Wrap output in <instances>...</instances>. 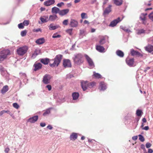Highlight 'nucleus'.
Returning a JSON list of instances; mask_svg holds the SVG:
<instances>
[{"label": "nucleus", "instance_id": "46", "mask_svg": "<svg viewBox=\"0 0 153 153\" xmlns=\"http://www.w3.org/2000/svg\"><path fill=\"white\" fill-rule=\"evenodd\" d=\"M72 30L73 29L70 28L66 30V32L67 33H69V35H71L72 34Z\"/></svg>", "mask_w": 153, "mask_h": 153}, {"label": "nucleus", "instance_id": "44", "mask_svg": "<svg viewBox=\"0 0 153 153\" xmlns=\"http://www.w3.org/2000/svg\"><path fill=\"white\" fill-rule=\"evenodd\" d=\"M61 36L59 34H57V33H54L52 36V37L53 38H59L61 37Z\"/></svg>", "mask_w": 153, "mask_h": 153}, {"label": "nucleus", "instance_id": "45", "mask_svg": "<svg viewBox=\"0 0 153 153\" xmlns=\"http://www.w3.org/2000/svg\"><path fill=\"white\" fill-rule=\"evenodd\" d=\"M29 21L28 20H25L23 22L24 25L27 26L29 24Z\"/></svg>", "mask_w": 153, "mask_h": 153}, {"label": "nucleus", "instance_id": "32", "mask_svg": "<svg viewBox=\"0 0 153 153\" xmlns=\"http://www.w3.org/2000/svg\"><path fill=\"white\" fill-rule=\"evenodd\" d=\"M114 3L117 6H119L121 5L123 3V0H113Z\"/></svg>", "mask_w": 153, "mask_h": 153}, {"label": "nucleus", "instance_id": "27", "mask_svg": "<svg viewBox=\"0 0 153 153\" xmlns=\"http://www.w3.org/2000/svg\"><path fill=\"white\" fill-rule=\"evenodd\" d=\"M45 39L44 38H41L37 39L36 41V43L39 45H41L45 43Z\"/></svg>", "mask_w": 153, "mask_h": 153}, {"label": "nucleus", "instance_id": "38", "mask_svg": "<svg viewBox=\"0 0 153 153\" xmlns=\"http://www.w3.org/2000/svg\"><path fill=\"white\" fill-rule=\"evenodd\" d=\"M96 83V82H94L88 83V87L90 88H92L95 85Z\"/></svg>", "mask_w": 153, "mask_h": 153}, {"label": "nucleus", "instance_id": "59", "mask_svg": "<svg viewBox=\"0 0 153 153\" xmlns=\"http://www.w3.org/2000/svg\"><path fill=\"white\" fill-rule=\"evenodd\" d=\"M46 87L48 89V91H51L52 88L51 86L50 85H47L46 86Z\"/></svg>", "mask_w": 153, "mask_h": 153}, {"label": "nucleus", "instance_id": "14", "mask_svg": "<svg viewBox=\"0 0 153 153\" xmlns=\"http://www.w3.org/2000/svg\"><path fill=\"white\" fill-rule=\"evenodd\" d=\"M40 60L41 63L45 65H48L50 61H51V59L47 58L40 59Z\"/></svg>", "mask_w": 153, "mask_h": 153}, {"label": "nucleus", "instance_id": "61", "mask_svg": "<svg viewBox=\"0 0 153 153\" xmlns=\"http://www.w3.org/2000/svg\"><path fill=\"white\" fill-rule=\"evenodd\" d=\"M123 30L125 32L128 33L130 32H131V30L130 29L128 28H127L126 29H123Z\"/></svg>", "mask_w": 153, "mask_h": 153}, {"label": "nucleus", "instance_id": "58", "mask_svg": "<svg viewBox=\"0 0 153 153\" xmlns=\"http://www.w3.org/2000/svg\"><path fill=\"white\" fill-rule=\"evenodd\" d=\"M80 35H82L85 33V31L84 30H79Z\"/></svg>", "mask_w": 153, "mask_h": 153}, {"label": "nucleus", "instance_id": "42", "mask_svg": "<svg viewBox=\"0 0 153 153\" xmlns=\"http://www.w3.org/2000/svg\"><path fill=\"white\" fill-rule=\"evenodd\" d=\"M27 33V31L25 30L21 32V35L22 37H23L26 35Z\"/></svg>", "mask_w": 153, "mask_h": 153}, {"label": "nucleus", "instance_id": "50", "mask_svg": "<svg viewBox=\"0 0 153 153\" xmlns=\"http://www.w3.org/2000/svg\"><path fill=\"white\" fill-rule=\"evenodd\" d=\"M74 77L73 74H69L66 75V78L68 79H71Z\"/></svg>", "mask_w": 153, "mask_h": 153}, {"label": "nucleus", "instance_id": "57", "mask_svg": "<svg viewBox=\"0 0 153 153\" xmlns=\"http://www.w3.org/2000/svg\"><path fill=\"white\" fill-rule=\"evenodd\" d=\"M140 148L143 150L144 151H146V149L145 148V145L144 144H141L140 146Z\"/></svg>", "mask_w": 153, "mask_h": 153}, {"label": "nucleus", "instance_id": "55", "mask_svg": "<svg viewBox=\"0 0 153 153\" xmlns=\"http://www.w3.org/2000/svg\"><path fill=\"white\" fill-rule=\"evenodd\" d=\"M33 31L34 32H38L39 31H42V30L40 28H38L37 29H34L33 30Z\"/></svg>", "mask_w": 153, "mask_h": 153}, {"label": "nucleus", "instance_id": "53", "mask_svg": "<svg viewBox=\"0 0 153 153\" xmlns=\"http://www.w3.org/2000/svg\"><path fill=\"white\" fill-rule=\"evenodd\" d=\"M152 144L149 143L148 142L146 144V147L147 148H149L151 147Z\"/></svg>", "mask_w": 153, "mask_h": 153}, {"label": "nucleus", "instance_id": "24", "mask_svg": "<svg viewBox=\"0 0 153 153\" xmlns=\"http://www.w3.org/2000/svg\"><path fill=\"white\" fill-rule=\"evenodd\" d=\"M96 50L100 52H105V51H104L105 48L102 46H101L100 45H97L96 46Z\"/></svg>", "mask_w": 153, "mask_h": 153}, {"label": "nucleus", "instance_id": "4", "mask_svg": "<svg viewBox=\"0 0 153 153\" xmlns=\"http://www.w3.org/2000/svg\"><path fill=\"white\" fill-rule=\"evenodd\" d=\"M10 53L9 50H4L0 52V61L4 60L6 58L7 56Z\"/></svg>", "mask_w": 153, "mask_h": 153}, {"label": "nucleus", "instance_id": "16", "mask_svg": "<svg viewBox=\"0 0 153 153\" xmlns=\"http://www.w3.org/2000/svg\"><path fill=\"white\" fill-rule=\"evenodd\" d=\"M111 5L109 4L108 6L107 7L104 11L103 14L108 15L111 11Z\"/></svg>", "mask_w": 153, "mask_h": 153}, {"label": "nucleus", "instance_id": "29", "mask_svg": "<svg viewBox=\"0 0 153 153\" xmlns=\"http://www.w3.org/2000/svg\"><path fill=\"white\" fill-rule=\"evenodd\" d=\"M53 109V108L50 107L46 109L44 111V113L43 114V115L45 116L49 115L51 113V110Z\"/></svg>", "mask_w": 153, "mask_h": 153}, {"label": "nucleus", "instance_id": "60", "mask_svg": "<svg viewBox=\"0 0 153 153\" xmlns=\"http://www.w3.org/2000/svg\"><path fill=\"white\" fill-rule=\"evenodd\" d=\"M103 5L102 7L103 8H104V5L106 4L107 3L108 1V0H103Z\"/></svg>", "mask_w": 153, "mask_h": 153}, {"label": "nucleus", "instance_id": "28", "mask_svg": "<svg viewBox=\"0 0 153 153\" xmlns=\"http://www.w3.org/2000/svg\"><path fill=\"white\" fill-rule=\"evenodd\" d=\"M116 53L117 55L120 57H123L124 56V54L123 52L120 50H117Z\"/></svg>", "mask_w": 153, "mask_h": 153}, {"label": "nucleus", "instance_id": "33", "mask_svg": "<svg viewBox=\"0 0 153 153\" xmlns=\"http://www.w3.org/2000/svg\"><path fill=\"white\" fill-rule=\"evenodd\" d=\"M59 9L56 7H53L52 8V12L53 13H55V14H56L57 13H59Z\"/></svg>", "mask_w": 153, "mask_h": 153}, {"label": "nucleus", "instance_id": "25", "mask_svg": "<svg viewBox=\"0 0 153 153\" xmlns=\"http://www.w3.org/2000/svg\"><path fill=\"white\" fill-rule=\"evenodd\" d=\"M77 134L73 132L71 134L70 138L71 140L74 141L77 138Z\"/></svg>", "mask_w": 153, "mask_h": 153}, {"label": "nucleus", "instance_id": "34", "mask_svg": "<svg viewBox=\"0 0 153 153\" xmlns=\"http://www.w3.org/2000/svg\"><path fill=\"white\" fill-rule=\"evenodd\" d=\"M93 76L96 78L99 79L101 78L102 77V76L98 73H96L95 71L93 72Z\"/></svg>", "mask_w": 153, "mask_h": 153}, {"label": "nucleus", "instance_id": "37", "mask_svg": "<svg viewBox=\"0 0 153 153\" xmlns=\"http://www.w3.org/2000/svg\"><path fill=\"white\" fill-rule=\"evenodd\" d=\"M106 42V40L105 38L104 37L100 39V40L99 41V43L101 45H103Z\"/></svg>", "mask_w": 153, "mask_h": 153}, {"label": "nucleus", "instance_id": "21", "mask_svg": "<svg viewBox=\"0 0 153 153\" xmlns=\"http://www.w3.org/2000/svg\"><path fill=\"white\" fill-rule=\"evenodd\" d=\"M53 23H51L48 26L49 29V30H54L60 27L59 25H56L53 26Z\"/></svg>", "mask_w": 153, "mask_h": 153}, {"label": "nucleus", "instance_id": "56", "mask_svg": "<svg viewBox=\"0 0 153 153\" xmlns=\"http://www.w3.org/2000/svg\"><path fill=\"white\" fill-rule=\"evenodd\" d=\"M8 112H9V111H7L3 110L1 111L0 112V116H1L3 114H4L5 113H7Z\"/></svg>", "mask_w": 153, "mask_h": 153}, {"label": "nucleus", "instance_id": "47", "mask_svg": "<svg viewBox=\"0 0 153 153\" xmlns=\"http://www.w3.org/2000/svg\"><path fill=\"white\" fill-rule=\"evenodd\" d=\"M15 78L16 81H17V82L18 83V84H19V86H20L22 83V82L19 80V78L16 77H15Z\"/></svg>", "mask_w": 153, "mask_h": 153}, {"label": "nucleus", "instance_id": "3", "mask_svg": "<svg viewBox=\"0 0 153 153\" xmlns=\"http://www.w3.org/2000/svg\"><path fill=\"white\" fill-rule=\"evenodd\" d=\"M28 49V48L27 46H23L17 49V52L19 56H22L27 52Z\"/></svg>", "mask_w": 153, "mask_h": 153}, {"label": "nucleus", "instance_id": "1", "mask_svg": "<svg viewBox=\"0 0 153 153\" xmlns=\"http://www.w3.org/2000/svg\"><path fill=\"white\" fill-rule=\"evenodd\" d=\"M74 64L80 65L84 62L83 56L81 53L75 54L72 57Z\"/></svg>", "mask_w": 153, "mask_h": 153}, {"label": "nucleus", "instance_id": "2", "mask_svg": "<svg viewBox=\"0 0 153 153\" xmlns=\"http://www.w3.org/2000/svg\"><path fill=\"white\" fill-rule=\"evenodd\" d=\"M62 55L61 54H58L56 55L54 59H51V61H54L51 64L50 63L49 65L52 68L55 66L57 67L60 63L62 58Z\"/></svg>", "mask_w": 153, "mask_h": 153}, {"label": "nucleus", "instance_id": "31", "mask_svg": "<svg viewBox=\"0 0 153 153\" xmlns=\"http://www.w3.org/2000/svg\"><path fill=\"white\" fill-rule=\"evenodd\" d=\"M8 86L7 85H6L3 86V87L1 90V93L2 94H4L6 92L8 91Z\"/></svg>", "mask_w": 153, "mask_h": 153}, {"label": "nucleus", "instance_id": "6", "mask_svg": "<svg viewBox=\"0 0 153 153\" xmlns=\"http://www.w3.org/2000/svg\"><path fill=\"white\" fill-rule=\"evenodd\" d=\"M51 77L50 75L48 74L45 75L43 77V83L46 84L50 83V80L51 79Z\"/></svg>", "mask_w": 153, "mask_h": 153}, {"label": "nucleus", "instance_id": "11", "mask_svg": "<svg viewBox=\"0 0 153 153\" xmlns=\"http://www.w3.org/2000/svg\"><path fill=\"white\" fill-rule=\"evenodd\" d=\"M63 65L65 68L71 67V61L69 59H64Z\"/></svg>", "mask_w": 153, "mask_h": 153}, {"label": "nucleus", "instance_id": "20", "mask_svg": "<svg viewBox=\"0 0 153 153\" xmlns=\"http://www.w3.org/2000/svg\"><path fill=\"white\" fill-rule=\"evenodd\" d=\"M55 2V0H48L44 2V5L47 6L53 4Z\"/></svg>", "mask_w": 153, "mask_h": 153}, {"label": "nucleus", "instance_id": "12", "mask_svg": "<svg viewBox=\"0 0 153 153\" xmlns=\"http://www.w3.org/2000/svg\"><path fill=\"white\" fill-rule=\"evenodd\" d=\"M127 65L130 67H133L134 65V59L133 58L128 59L127 58L126 60Z\"/></svg>", "mask_w": 153, "mask_h": 153}, {"label": "nucleus", "instance_id": "35", "mask_svg": "<svg viewBox=\"0 0 153 153\" xmlns=\"http://www.w3.org/2000/svg\"><path fill=\"white\" fill-rule=\"evenodd\" d=\"M40 50L37 51L36 50L33 54L32 57L33 58H35L36 56L39 54L40 53Z\"/></svg>", "mask_w": 153, "mask_h": 153}, {"label": "nucleus", "instance_id": "49", "mask_svg": "<svg viewBox=\"0 0 153 153\" xmlns=\"http://www.w3.org/2000/svg\"><path fill=\"white\" fill-rule=\"evenodd\" d=\"M145 33V30L143 29H140L137 32L138 34H140L142 33Z\"/></svg>", "mask_w": 153, "mask_h": 153}, {"label": "nucleus", "instance_id": "36", "mask_svg": "<svg viewBox=\"0 0 153 153\" xmlns=\"http://www.w3.org/2000/svg\"><path fill=\"white\" fill-rule=\"evenodd\" d=\"M143 113L142 111L141 110L138 109L136 111V114L138 117H141Z\"/></svg>", "mask_w": 153, "mask_h": 153}, {"label": "nucleus", "instance_id": "40", "mask_svg": "<svg viewBox=\"0 0 153 153\" xmlns=\"http://www.w3.org/2000/svg\"><path fill=\"white\" fill-rule=\"evenodd\" d=\"M139 140L142 142H143L145 140V138L141 134H139L138 135Z\"/></svg>", "mask_w": 153, "mask_h": 153}, {"label": "nucleus", "instance_id": "48", "mask_svg": "<svg viewBox=\"0 0 153 153\" xmlns=\"http://www.w3.org/2000/svg\"><path fill=\"white\" fill-rule=\"evenodd\" d=\"M13 106L16 109H18L19 107V105L16 102L14 103L13 104Z\"/></svg>", "mask_w": 153, "mask_h": 153}, {"label": "nucleus", "instance_id": "39", "mask_svg": "<svg viewBox=\"0 0 153 153\" xmlns=\"http://www.w3.org/2000/svg\"><path fill=\"white\" fill-rule=\"evenodd\" d=\"M20 76L21 77L22 79H25L26 78V75L25 73L20 72L19 74Z\"/></svg>", "mask_w": 153, "mask_h": 153}, {"label": "nucleus", "instance_id": "23", "mask_svg": "<svg viewBox=\"0 0 153 153\" xmlns=\"http://www.w3.org/2000/svg\"><path fill=\"white\" fill-rule=\"evenodd\" d=\"M99 88H101L100 90L104 91L107 88L106 85L103 82H101L100 83Z\"/></svg>", "mask_w": 153, "mask_h": 153}, {"label": "nucleus", "instance_id": "15", "mask_svg": "<svg viewBox=\"0 0 153 153\" xmlns=\"http://www.w3.org/2000/svg\"><path fill=\"white\" fill-rule=\"evenodd\" d=\"M42 64L40 62H38L37 63H35L33 65V67H34L33 70L34 71L38 70L42 68Z\"/></svg>", "mask_w": 153, "mask_h": 153}, {"label": "nucleus", "instance_id": "62", "mask_svg": "<svg viewBox=\"0 0 153 153\" xmlns=\"http://www.w3.org/2000/svg\"><path fill=\"white\" fill-rule=\"evenodd\" d=\"M137 138L138 137L137 136H134L132 137V139L133 140L135 141L137 139Z\"/></svg>", "mask_w": 153, "mask_h": 153}, {"label": "nucleus", "instance_id": "9", "mask_svg": "<svg viewBox=\"0 0 153 153\" xmlns=\"http://www.w3.org/2000/svg\"><path fill=\"white\" fill-rule=\"evenodd\" d=\"M81 87L83 91H85L87 89L88 87V81L82 80L81 82Z\"/></svg>", "mask_w": 153, "mask_h": 153}, {"label": "nucleus", "instance_id": "7", "mask_svg": "<svg viewBox=\"0 0 153 153\" xmlns=\"http://www.w3.org/2000/svg\"><path fill=\"white\" fill-rule=\"evenodd\" d=\"M131 54L132 56H137L138 57H142L143 56V55L137 51H135L133 49H131Z\"/></svg>", "mask_w": 153, "mask_h": 153}, {"label": "nucleus", "instance_id": "64", "mask_svg": "<svg viewBox=\"0 0 153 153\" xmlns=\"http://www.w3.org/2000/svg\"><path fill=\"white\" fill-rule=\"evenodd\" d=\"M153 150L151 149H149L148 150V153H153Z\"/></svg>", "mask_w": 153, "mask_h": 153}, {"label": "nucleus", "instance_id": "30", "mask_svg": "<svg viewBox=\"0 0 153 153\" xmlns=\"http://www.w3.org/2000/svg\"><path fill=\"white\" fill-rule=\"evenodd\" d=\"M57 18L58 17L56 15H51L49 17L48 20L51 21H53Z\"/></svg>", "mask_w": 153, "mask_h": 153}, {"label": "nucleus", "instance_id": "18", "mask_svg": "<svg viewBox=\"0 0 153 153\" xmlns=\"http://www.w3.org/2000/svg\"><path fill=\"white\" fill-rule=\"evenodd\" d=\"M69 11V9H63L59 10V15L61 16H63L67 13H68Z\"/></svg>", "mask_w": 153, "mask_h": 153}, {"label": "nucleus", "instance_id": "17", "mask_svg": "<svg viewBox=\"0 0 153 153\" xmlns=\"http://www.w3.org/2000/svg\"><path fill=\"white\" fill-rule=\"evenodd\" d=\"M147 15V13H142L140 16V20L142 21V23L143 24H145L146 23V16Z\"/></svg>", "mask_w": 153, "mask_h": 153}, {"label": "nucleus", "instance_id": "63", "mask_svg": "<svg viewBox=\"0 0 153 153\" xmlns=\"http://www.w3.org/2000/svg\"><path fill=\"white\" fill-rule=\"evenodd\" d=\"M46 125V124L45 123H40V126L42 127H44Z\"/></svg>", "mask_w": 153, "mask_h": 153}, {"label": "nucleus", "instance_id": "41", "mask_svg": "<svg viewBox=\"0 0 153 153\" xmlns=\"http://www.w3.org/2000/svg\"><path fill=\"white\" fill-rule=\"evenodd\" d=\"M81 17L82 19H86L88 18L86 13H82L81 14Z\"/></svg>", "mask_w": 153, "mask_h": 153}, {"label": "nucleus", "instance_id": "43", "mask_svg": "<svg viewBox=\"0 0 153 153\" xmlns=\"http://www.w3.org/2000/svg\"><path fill=\"white\" fill-rule=\"evenodd\" d=\"M149 18L153 22V12H151L148 16Z\"/></svg>", "mask_w": 153, "mask_h": 153}, {"label": "nucleus", "instance_id": "5", "mask_svg": "<svg viewBox=\"0 0 153 153\" xmlns=\"http://www.w3.org/2000/svg\"><path fill=\"white\" fill-rule=\"evenodd\" d=\"M84 56L89 66L91 68H94L95 66L94 64L92 59L87 54H85Z\"/></svg>", "mask_w": 153, "mask_h": 153}, {"label": "nucleus", "instance_id": "52", "mask_svg": "<svg viewBox=\"0 0 153 153\" xmlns=\"http://www.w3.org/2000/svg\"><path fill=\"white\" fill-rule=\"evenodd\" d=\"M68 20L65 19L62 22L63 24L65 25H68Z\"/></svg>", "mask_w": 153, "mask_h": 153}, {"label": "nucleus", "instance_id": "8", "mask_svg": "<svg viewBox=\"0 0 153 153\" xmlns=\"http://www.w3.org/2000/svg\"><path fill=\"white\" fill-rule=\"evenodd\" d=\"M122 20V19H120V17H118L116 19L112 21L109 26L110 27H114L118 23L121 21Z\"/></svg>", "mask_w": 153, "mask_h": 153}, {"label": "nucleus", "instance_id": "26", "mask_svg": "<svg viewBox=\"0 0 153 153\" xmlns=\"http://www.w3.org/2000/svg\"><path fill=\"white\" fill-rule=\"evenodd\" d=\"M79 94L78 92H74L72 93V96L73 100H76L79 97Z\"/></svg>", "mask_w": 153, "mask_h": 153}, {"label": "nucleus", "instance_id": "13", "mask_svg": "<svg viewBox=\"0 0 153 153\" xmlns=\"http://www.w3.org/2000/svg\"><path fill=\"white\" fill-rule=\"evenodd\" d=\"M38 119V115H36L30 118L27 120V122H30L31 123H34L36 122Z\"/></svg>", "mask_w": 153, "mask_h": 153}, {"label": "nucleus", "instance_id": "22", "mask_svg": "<svg viewBox=\"0 0 153 153\" xmlns=\"http://www.w3.org/2000/svg\"><path fill=\"white\" fill-rule=\"evenodd\" d=\"M40 19L42 23L47 22L49 21V20H48V16L45 15L41 16L40 18Z\"/></svg>", "mask_w": 153, "mask_h": 153}, {"label": "nucleus", "instance_id": "54", "mask_svg": "<svg viewBox=\"0 0 153 153\" xmlns=\"http://www.w3.org/2000/svg\"><path fill=\"white\" fill-rule=\"evenodd\" d=\"M64 4L63 2H61L57 4L56 5L58 7H62V5H64Z\"/></svg>", "mask_w": 153, "mask_h": 153}, {"label": "nucleus", "instance_id": "10", "mask_svg": "<svg viewBox=\"0 0 153 153\" xmlns=\"http://www.w3.org/2000/svg\"><path fill=\"white\" fill-rule=\"evenodd\" d=\"M78 24V21L74 19H71L69 26L72 27H77Z\"/></svg>", "mask_w": 153, "mask_h": 153}, {"label": "nucleus", "instance_id": "51", "mask_svg": "<svg viewBox=\"0 0 153 153\" xmlns=\"http://www.w3.org/2000/svg\"><path fill=\"white\" fill-rule=\"evenodd\" d=\"M24 26L22 23H20L18 24V27L19 29H23L24 28Z\"/></svg>", "mask_w": 153, "mask_h": 153}, {"label": "nucleus", "instance_id": "19", "mask_svg": "<svg viewBox=\"0 0 153 153\" xmlns=\"http://www.w3.org/2000/svg\"><path fill=\"white\" fill-rule=\"evenodd\" d=\"M146 51L149 53H152L153 52V46L150 45H149L148 46L144 47Z\"/></svg>", "mask_w": 153, "mask_h": 153}]
</instances>
